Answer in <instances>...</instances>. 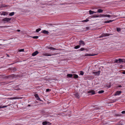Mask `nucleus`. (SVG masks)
Instances as JSON below:
<instances>
[{
	"instance_id": "53",
	"label": "nucleus",
	"mask_w": 125,
	"mask_h": 125,
	"mask_svg": "<svg viewBox=\"0 0 125 125\" xmlns=\"http://www.w3.org/2000/svg\"><path fill=\"white\" fill-rule=\"evenodd\" d=\"M105 23H107V21H105Z\"/></svg>"
},
{
	"instance_id": "30",
	"label": "nucleus",
	"mask_w": 125,
	"mask_h": 125,
	"mask_svg": "<svg viewBox=\"0 0 125 125\" xmlns=\"http://www.w3.org/2000/svg\"><path fill=\"white\" fill-rule=\"evenodd\" d=\"M34 96L36 98H37L39 96L37 94H36L34 95Z\"/></svg>"
},
{
	"instance_id": "56",
	"label": "nucleus",
	"mask_w": 125,
	"mask_h": 125,
	"mask_svg": "<svg viewBox=\"0 0 125 125\" xmlns=\"http://www.w3.org/2000/svg\"><path fill=\"white\" fill-rule=\"evenodd\" d=\"M121 124H122V123H120V125H121Z\"/></svg>"
},
{
	"instance_id": "19",
	"label": "nucleus",
	"mask_w": 125,
	"mask_h": 125,
	"mask_svg": "<svg viewBox=\"0 0 125 125\" xmlns=\"http://www.w3.org/2000/svg\"><path fill=\"white\" fill-rule=\"evenodd\" d=\"M98 17H104V15L103 14L101 15L100 14V15H98Z\"/></svg>"
},
{
	"instance_id": "43",
	"label": "nucleus",
	"mask_w": 125,
	"mask_h": 125,
	"mask_svg": "<svg viewBox=\"0 0 125 125\" xmlns=\"http://www.w3.org/2000/svg\"><path fill=\"white\" fill-rule=\"evenodd\" d=\"M52 47H49L48 48L49 49L52 50Z\"/></svg>"
},
{
	"instance_id": "1",
	"label": "nucleus",
	"mask_w": 125,
	"mask_h": 125,
	"mask_svg": "<svg viewBox=\"0 0 125 125\" xmlns=\"http://www.w3.org/2000/svg\"><path fill=\"white\" fill-rule=\"evenodd\" d=\"M11 19V18H6L3 19L2 21L4 22V23H5L9 22V21H10Z\"/></svg>"
},
{
	"instance_id": "37",
	"label": "nucleus",
	"mask_w": 125,
	"mask_h": 125,
	"mask_svg": "<svg viewBox=\"0 0 125 125\" xmlns=\"http://www.w3.org/2000/svg\"><path fill=\"white\" fill-rule=\"evenodd\" d=\"M51 89H46V92H48V91H51Z\"/></svg>"
},
{
	"instance_id": "32",
	"label": "nucleus",
	"mask_w": 125,
	"mask_h": 125,
	"mask_svg": "<svg viewBox=\"0 0 125 125\" xmlns=\"http://www.w3.org/2000/svg\"><path fill=\"white\" fill-rule=\"evenodd\" d=\"M84 74L83 72L82 71H81L80 74L81 75H83Z\"/></svg>"
},
{
	"instance_id": "15",
	"label": "nucleus",
	"mask_w": 125,
	"mask_h": 125,
	"mask_svg": "<svg viewBox=\"0 0 125 125\" xmlns=\"http://www.w3.org/2000/svg\"><path fill=\"white\" fill-rule=\"evenodd\" d=\"M103 11V10L101 9H98V10L97 12L98 13H101Z\"/></svg>"
},
{
	"instance_id": "40",
	"label": "nucleus",
	"mask_w": 125,
	"mask_h": 125,
	"mask_svg": "<svg viewBox=\"0 0 125 125\" xmlns=\"http://www.w3.org/2000/svg\"><path fill=\"white\" fill-rule=\"evenodd\" d=\"M115 20H109V22H111L113 21H114Z\"/></svg>"
},
{
	"instance_id": "11",
	"label": "nucleus",
	"mask_w": 125,
	"mask_h": 125,
	"mask_svg": "<svg viewBox=\"0 0 125 125\" xmlns=\"http://www.w3.org/2000/svg\"><path fill=\"white\" fill-rule=\"evenodd\" d=\"M89 14H92L94 13H96V12L94 11H92L91 10H90L89 11Z\"/></svg>"
},
{
	"instance_id": "49",
	"label": "nucleus",
	"mask_w": 125,
	"mask_h": 125,
	"mask_svg": "<svg viewBox=\"0 0 125 125\" xmlns=\"http://www.w3.org/2000/svg\"><path fill=\"white\" fill-rule=\"evenodd\" d=\"M28 106H31V105L30 104H28Z\"/></svg>"
},
{
	"instance_id": "59",
	"label": "nucleus",
	"mask_w": 125,
	"mask_h": 125,
	"mask_svg": "<svg viewBox=\"0 0 125 125\" xmlns=\"http://www.w3.org/2000/svg\"><path fill=\"white\" fill-rule=\"evenodd\" d=\"M2 44H0V45H1Z\"/></svg>"
},
{
	"instance_id": "2",
	"label": "nucleus",
	"mask_w": 125,
	"mask_h": 125,
	"mask_svg": "<svg viewBox=\"0 0 125 125\" xmlns=\"http://www.w3.org/2000/svg\"><path fill=\"white\" fill-rule=\"evenodd\" d=\"M112 35V34H108L107 33H103L102 34L101 36L99 37V38H102L106 36H109L110 35Z\"/></svg>"
},
{
	"instance_id": "31",
	"label": "nucleus",
	"mask_w": 125,
	"mask_h": 125,
	"mask_svg": "<svg viewBox=\"0 0 125 125\" xmlns=\"http://www.w3.org/2000/svg\"><path fill=\"white\" fill-rule=\"evenodd\" d=\"M93 17L94 18L98 17V15H93Z\"/></svg>"
},
{
	"instance_id": "39",
	"label": "nucleus",
	"mask_w": 125,
	"mask_h": 125,
	"mask_svg": "<svg viewBox=\"0 0 125 125\" xmlns=\"http://www.w3.org/2000/svg\"><path fill=\"white\" fill-rule=\"evenodd\" d=\"M121 113L122 114H125V111H122L121 112Z\"/></svg>"
},
{
	"instance_id": "51",
	"label": "nucleus",
	"mask_w": 125,
	"mask_h": 125,
	"mask_svg": "<svg viewBox=\"0 0 125 125\" xmlns=\"http://www.w3.org/2000/svg\"><path fill=\"white\" fill-rule=\"evenodd\" d=\"M4 27L3 26H0V27L2 28Z\"/></svg>"
},
{
	"instance_id": "16",
	"label": "nucleus",
	"mask_w": 125,
	"mask_h": 125,
	"mask_svg": "<svg viewBox=\"0 0 125 125\" xmlns=\"http://www.w3.org/2000/svg\"><path fill=\"white\" fill-rule=\"evenodd\" d=\"M73 75H74V76H73V77L74 78H78V76L77 74H73Z\"/></svg>"
},
{
	"instance_id": "55",
	"label": "nucleus",
	"mask_w": 125,
	"mask_h": 125,
	"mask_svg": "<svg viewBox=\"0 0 125 125\" xmlns=\"http://www.w3.org/2000/svg\"><path fill=\"white\" fill-rule=\"evenodd\" d=\"M7 78H9V77H7Z\"/></svg>"
},
{
	"instance_id": "33",
	"label": "nucleus",
	"mask_w": 125,
	"mask_h": 125,
	"mask_svg": "<svg viewBox=\"0 0 125 125\" xmlns=\"http://www.w3.org/2000/svg\"><path fill=\"white\" fill-rule=\"evenodd\" d=\"M52 50H58V49H56V48H54L52 47Z\"/></svg>"
},
{
	"instance_id": "57",
	"label": "nucleus",
	"mask_w": 125,
	"mask_h": 125,
	"mask_svg": "<svg viewBox=\"0 0 125 125\" xmlns=\"http://www.w3.org/2000/svg\"><path fill=\"white\" fill-rule=\"evenodd\" d=\"M48 125H49V123H48Z\"/></svg>"
},
{
	"instance_id": "23",
	"label": "nucleus",
	"mask_w": 125,
	"mask_h": 125,
	"mask_svg": "<svg viewBox=\"0 0 125 125\" xmlns=\"http://www.w3.org/2000/svg\"><path fill=\"white\" fill-rule=\"evenodd\" d=\"M44 55L46 56H50L51 55L48 53H46L44 54Z\"/></svg>"
},
{
	"instance_id": "45",
	"label": "nucleus",
	"mask_w": 125,
	"mask_h": 125,
	"mask_svg": "<svg viewBox=\"0 0 125 125\" xmlns=\"http://www.w3.org/2000/svg\"><path fill=\"white\" fill-rule=\"evenodd\" d=\"M122 73L123 74H125V72H124Z\"/></svg>"
},
{
	"instance_id": "22",
	"label": "nucleus",
	"mask_w": 125,
	"mask_h": 125,
	"mask_svg": "<svg viewBox=\"0 0 125 125\" xmlns=\"http://www.w3.org/2000/svg\"><path fill=\"white\" fill-rule=\"evenodd\" d=\"M7 107V106H0V108H3Z\"/></svg>"
},
{
	"instance_id": "47",
	"label": "nucleus",
	"mask_w": 125,
	"mask_h": 125,
	"mask_svg": "<svg viewBox=\"0 0 125 125\" xmlns=\"http://www.w3.org/2000/svg\"><path fill=\"white\" fill-rule=\"evenodd\" d=\"M107 23H109V21H107Z\"/></svg>"
},
{
	"instance_id": "5",
	"label": "nucleus",
	"mask_w": 125,
	"mask_h": 125,
	"mask_svg": "<svg viewBox=\"0 0 125 125\" xmlns=\"http://www.w3.org/2000/svg\"><path fill=\"white\" fill-rule=\"evenodd\" d=\"M122 93L121 91H117L115 94H114L115 96H116L117 95H118Z\"/></svg>"
},
{
	"instance_id": "60",
	"label": "nucleus",
	"mask_w": 125,
	"mask_h": 125,
	"mask_svg": "<svg viewBox=\"0 0 125 125\" xmlns=\"http://www.w3.org/2000/svg\"><path fill=\"white\" fill-rule=\"evenodd\" d=\"M14 69H16V68H14Z\"/></svg>"
},
{
	"instance_id": "27",
	"label": "nucleus",
	"mask_w": 125,
	"mask_h": 125,
	"mask_svg": "<svg viewBox=\"0 0 125 125\" xmlns=\"http://www.w3.org/2000/svg\"><path fill=\"white\" fill-rule=\"evenodd\" d=\"M41 28H39L38 29H37L36 30V31L37 32H39V31H41Z\"/></svg>"
},
{
	"instance_id": "41",
	"label": "nucleus",
	"mask_w": 125,
	"mask_h": 125,
	"mask_svg": "<svg viewBox=\"0 0 125 125\" xmlns=\"http://www.w3.org/2000/svg\"><path fill=\"white\" fill-rule=\"evenodd\" d=\"M18 99V98L16 97H15L13 98H10V99Z\"/></svg>"
},
{
	"instance_id": "44",
	"label": "nucleus",
	"mask_w": 125,
	"mask_h": 125,
	"mask_svg": "<svg viewBox=\"0 0 125 125\" xmlns=\"http://www.w3.org/2000/svg\"><path fill=\"white\" fill-rule=\"evenodd\" d=\"M17 31L18 32H20V30H17Z\"/></svg>"
},
{
	"instance_id": "21",
	"label": "nucleus",
	"mask_w": 125,
	"mask_h": 125,
	"mask_svg": "<svg viewBox=\"0 0 125 125\" xmlns=\"http://www.w3.org/2000/svg\"><path fill=\"white\" fill-rule=\"evenodd\" d=\"M14 14V12H13L10 13L9 14V15L10 16H12Z\"/></svg>"
},
{
	"instance_id": "9",
	"label": "nucleus",
	"mask_w": 125,
	"mask_h": 125,
	"mask_svg": "<svg viewBox=\"0 0 125 125\" xmlns=\"http://www.w3.org/2000/svg\"><path fill=\"white\" fill-rule=\"evenodd\" d=\"M48 123L49 124V125H51V124L48 122L44 121L42 123V124L43 125H46L48 124Z\"/></svg>"
},
{
	"instance_id": "18",
	"label": "nucleus",
	"mask_w": 125,
	"mask_h": 125,
	"mask_svg": "<svg viewBox=\"0 0 125 125\" xmlns=\"http://www.w3.org/2000/svg\"><path fill=\"white\" fill-rule=\"evenodd\" d=\"M98 17H104V15L103 14L101 15L100 14V15H98Z\"/></svg>"
},
{
	"instance_id": "42",
	"label": "nucleus",
	"mask_w": 125,
	"mask_h": 125,
	"mask_svg": "<svg viewBox=\"0 0 125 125\" xmlns=\"http://www.w3.org/2000/svg\"><path fill=\"white\" fill-rule=\"evenodd\" d=\"M112 16L113 17H117V16L115 15H112Z\"/></svg>"
},
{
	"instance_id": "24",
	"label": "nucleus",
	"mask_w": 125,
	"mask_h": 125,
	"mask_svg": "<svg viewBox=\"0 0 125 125\" xmlns=\"http://www.w3.org/2000/svg\"><path fill=\"white\" fill-rule=\"evenodd\" d=\"M111 17V16L109 15H104V17Z\"/></svg>"
},
{
	"instance_id": "29",
	"label": "nucleus",
	"mask_w": 125,
	"mask_h": 125,
	"mask_svg": "<svg viewBox=\"0 0 125 125\" xmlns=\"http://www.w3.org/2000/svg\"><path fill=\"white\" fill-rule=\"evenodd\" d=\"M85 49H84V48H81L80 50V51H83L84 50H85Z\"/></svg>"
},
{
	"instance_id": "10",
	"label": "nucleus",
	"mask_w": 125,
	"mask_h": 125,
	"mask_svg": "<svg viewBox=\"0 0 125 125\" xmlns=\"http://www.w3.org/2000/svg\"><path fill=\"white\" fill-rule=\"evenodd\" d=\"M74 95L75 96V97L78 99L80 97V96H79L78 94L77 93H76L74 94Z\"/></svg>"
},
{
	"instance_id": "46",
	"label": "nucleus",
	"mask_w": 125,
	"mask_h": 125,
	"mask_svg": "<svg viewBox=\"0 0 125 125\" xmlns=\"http://www.w3.org/2000/svg\"><path fill=\"white\" fill-rule=\"evenodd\" d=\"M7 56L8 57H9V55L8 54H7Z\"/></svg>"
},
{
	"instance_id": "4",
	"label": "nucleus",
	"mask_w": 125,
	"mask_h": 125,
	"mask_svg": "<svg viewBox=\"0 0 125 125\" xmlns=\"http://www.w3.org/2000/svg\"><path fill=\"white\" fill-rule=\"evenodd\" d=\"M79 44L80 46L82 45H85V43L83 41L80 40L79 42Z\"/></svg>"
},
{
	"instance_id": "28",
	"label": "nucleus",
	"mask_w": 125,
	"mask_h": 125,
	"mask_svg": "<svg viewBox=\"0 0 125 125\" xmlns=\"http://www.w3.org/2000/svg\"><path fill=\"white\" fill-rule=\"evenodd\" d=\"M5 13H6V12L4 11V12H2V13L1 14V15H5Z\"/></svg>"
},
{
	"instance_id": "8",
	"label": "nucleus",
	"mask_w": 125,
	"mask_h": 125,
	"mask_svg": "<svg viewBox=\"0 0 125 125\" xmlns=\"http://www.w3.org/2000/svg\"><path fill=\"white\" fill-rule=\"evenodd\" d=\"M96 54H85V56H94L96 55Z\"/></svg>"
},
{
	"instance_id": "14",
	"label": "nucleus",
	"mask_w": 125,
	"mask_h": 125,
	"mask_svg": "<svg viewBox=\"0 0 125 125\" xmlns=\"http://www.w3.org/2000/svg\"><path fill=\"white\" fill-rule=\"evenodd\" d=\"M67 76V78H72L73 76V75L72 74H68Z\"/></svg>"
},
{
	"instance_id": "36",
	"label": "nucleus",
	"mask_w": 125,
	"mask_h": 125,
	"mask_svg": "<svg viewBox=\"0 0 125 125\" xmlns=\"http://www.w3.org/2000/svg\"><path fill=\"white\" fill-rule=\"evenodd\" d=\"M37 100H39L40 101H42V100H41L40 98L38 97L37 98Z\"/></svg>"
},
{
	"instance_id": "48",
	"label": "nucleus",
	"mask_w": 125,
	"mask_h": 125,
	"mask_svg": "<svg viewBox=\"0 0 125 125\" xmlns=\"http://www.w3.org/2000/svg\"><path fill=\"white\" fill-rule=\"evenodd\" d=\"M7 6L6 5H5V6H4V7H6Z\"/></svg>"
},
{
	"instance_id": "34",
	"label": "nucleus",
	"mask_w": 125,
	"mask_h": 125,
	"mask_svg": "<svg viewBox=\"0 0 125 125\" xmlns=\"http://www.w3.org/2000/svg\"><path fill=\"white\" fill-rule=\"evenodd\" d=\"M106 86L108 87V88H110L111 86V85L110 84H109V85L107 84V85Z\"/></svg>"
},
{
	"instance_id": "25",
	"label": "nucleus",
	"mask_w": 125,
	"mask_h": 125,
	"mask_svg": "<svg viewBox=\"0 0 125 125\" xmlns=\"http://www.w3.org/2000/svg\"><path fill=\"white\" fill-rule=\"evenodd\" d=\"M117 31L118 32H119L121 31V29L119 28H117Z\"/></svg>"
},
{
	"instance_id": "38",
	"label": "nucleus",
	"mask_w": 125,
	"mask_h": 125,
	"mask_svg": "<svg viewBox=\"0 0 125 125\" xmlns=\"http://www.w3.org/2000/svg\"><path fill=\"white\" fill-rule=\"evenodd\" d=\"M89 21V20L88 19H86V20H84L83 21H84V22H87Z\"/></svg>"
},
{
	"instance_id": "12",
	"label": "nucleus",
	"mask_w": 125,
	"mask_h": 125,
	"mask_svg": "<svg viewBox=\"0 0 125 125\" xmlns=\"http://www.w3.org/2000/svg\"><path fill=\"white\" fill-rule=\"evenodd\" d=\"M42 33L44 34H48L49 33V32L48 31H46L45 30H44L42 31Z\"/></svg>"
},
{
	"instance_id": "3",
	"label": "nucleus",
	"mask_w": 125,
	"mask_h": 125,
	"mask_svg": "<svg viewBox=\"0 0 125 125\" xmlns=\"http://www.w3.org/2000/svg\"><path fill=\"white\" fill-rule=\"evenodd\" d=\"M124 62L122 59H119L118 60L115 59V62L116 63L123 62Z\"/></svg>"
},
{
	"instance_id": "58",
	"label": "nucleus",
	"mask_w": 125,
	"mask_h": 125,
	"mask_svg": "<svg viewBox=\"0 0 125 125\" xmlns=\"http://www.w3.org/2000/svg\"><path fill=\"white\" fill-rule=\"evenodd\" d=\"M123 125V124H121V125Z\"/></svg>"
},
{
	"instance_id": "50",
	"label": "nucleus",
	"mask_w": 125,
	"mask_h": 125,
	"mask_svg": "<svg viewBox=\"0 0 125 125\" xmlns=\"http://www.w3.org/2000/svg\"><path fill=\"white\" fill-rule=\"evenodd\" d=\"M50 26H51L52 25V24H50Z\"/></svg>"
},
{
	"instance_id": "26",
	"label": "nucleus",
	"mask_w": 125,
	"mask_h": 125,
	"mask_svg": "<svg viewBox=\"0 0 125 125\" xmlns=\"http://www.w3.org/2000/svg\"><path fill=\"white\" fill-rule=\"evenodd\" d=\"M31 37L33 38L37 39L39 37L38 36H36L33 37Z\"/></svg>"
},
{
	"instance_id": "13",
	"label": "nucleus",
	"mask_w": 125,
	"mask_h": 125,
	"mask_svg": "<svg viewBox=\"0 0 125 125\" xmlns=\"http://www.w3.org/2000/svg\"><path fill=\"white\" fill-rule=\"evenodd\" d=\"M100 71H99L98 72H93V73L95 74L96 75H99L100 74Z\"/></svg>"
},
{
	"instance_id": "35",
	"label": "nucleus",
	"mask_w": 125,
	"mask_h": 125,
	"mask_svg": "<svg viewBox=\"0 0 125 125\" xmlns=\"http://www.w3.org/2000/svg\"><path fill=\"white\" fill-rule=\"evenodd\" d=\"M24 51V49H21L19 50V52H23Z\"/></svg>"
},
{
	"instance_id": "7",
	"label": "nucleus",
	"mask_w": 125,
	"mask_h": 125,
	"mask_svg": "<svg viewBox=\"0 0 125 125\" xmlns=\"http://www.w3.org/2000/svg\"><path fill=\"white\" fill-rule=\"evenodd\" d=\"M39 53V52L37 51H36L33 53L31 55L33 56H34L37 55Z\"/></svg>"
},
{
	"instance_id": "52",
	"label": "nucleus",
	"mask_w": 125,
	"mask_h": 125,
	"mask_svg": "<svg viewBox=\"0 0 125 125\" xmlns=\"http://www.w3.org/2000/svg\"><path fill=\"white\" fill-rule=\"evenodd\" d=\"M121 85H120V86H119V87H121Z\"/></svg>"
},
{
	"instance_id": "54",
	"label": "nucleus",
	"mask_w": 125,
	"mask_h": 125,
	"mask_svg": "<svg viewBox=\"0 0 125 125\" xmlns=\"http://www.w3.org/2000/svg\"><path fill=\"white\" fill-rule=\"evenodd\" d=\"M122 18H125V17H123Z\"/></svg>"
},
{
	"instance_id": "6",
	"label": "nucleus",
	"mask_w": 125,
	"mask_h": 125,
	"mask_svg": "<svg viewBox=\"0 0 125 125\" xmlns=\"http://www.w3.org/2000/svg\"><path fill=\"white\" fill-rule=\"evenodd\" d=\"M88 93H91V94H95V92L93 90H91L88 91Z\"/></svg>"
},
{
	"instance_id": "17",
	"label": "nucleus",
	"mask_w": 125,
	"mask_h": 125,
	"mask_svg": "<svg viewBox=\"0 0 125 125\" xmlns=\"http://www.w3.org/2000/svg\"><path fill=\"white\" fill-rule=\"evenodd\" d=\"M80 47V46L79 45H77V46H75L74 47V48L75 49H77L79 48Z\"/></svg>"
},
{
	"instance_id": "20",
	"label": "nucleus",
	"mask_w": 125,
	"mask_h": 125,
	"mask_svg": "<svg viewBox=\"0 0 125 125\" xmlns=\"http://www.w3.org/2000/svg\"><path fill=\"white\" fill-rule=\"evenodd\" d=\"M104 91L102 90H100V91H99L98 92V93L99 94H101V93H104Z\"/></svg>"
}]
</instances>
